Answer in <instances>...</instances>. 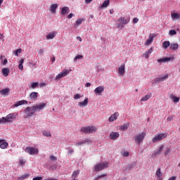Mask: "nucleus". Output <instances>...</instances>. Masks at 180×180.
<instances>
[{"label":"nucleus","instance_id":"obj_13","mask_svg":"<svg viewBox=\"0 0 180 180\" xmlns=\"http://www.w3.org/2000/svg\"><path fill=\"white\" fill-rule=\"evenodd\" d=\"M105 91V86H99L94 89L96 95H101Z\"/></svg>","mask_w":180,"mask_h":180},{"label":"nucleus","instance_id":"obj_56","mask_svg":"<svg viewBox=\"0 0 180 180\" xmlns=\"http://www.w3.org/2000/svg\"><path fill=\"white\" fill-rule=\"evenodd\" d=\"M172 120H174V116L168 117L167 119V122H172Z\"/></svg>","mask_w":180,"mask_h":180},{"label":"nucleus","instance_id":"obj_43","mask_svg":"<svg viewBox=\"0 0 180 180\" xmlns=\"http://www.w3.org/2000/svg\"><path fill=\"white\" fill-rule=\"evenodd\" d=\"M79 170H76L73 172L72 177L77 178V176L79 175Z\"/></svg>","mask_w":180,"mask_h":180},{"label":"nucleus","instance_id":"obj_15","mask_svg":"<svg viewBox=\"0 0 180 180\" xmlns=\"http://www.w3.org/2000/svg\"><path fill=\"white\" fill-rule=\"evenodd\" d=\"M58 8V4H52L50 6V12H51V13H53V15H56V11H57V8Z\"/></svg>","mask_w":180,"mask_h":180},{"label":"nucleus","instance_id":"obj_29","mask_svg":"<svg viewBox=\"0 0 180 180\" xmlns=\"http://www.w3.org/2000/svg\"><path fill=\"white\" fill-rule=\"evenodd\" d=\"M169 46H171V43L169 42V41H165L162 43V47L165 50H167V48L169 47Z\"/></svg>","mask_w":180,"mask_h":180},{"label":"nucleus","instance_id":"obj_27","mask_svg":"<svg viewBox=\"0 0 180 180\" xmlns=\"http://www.w3.org/2000/svg\"><path fill=\"white\" fill-rule=\"evenodd\" d=\"M156 176L158 179H161V176H162V172H161V168H158L156 171Z\"/></svg>","mask_w":180,"mask_h":180},{"label":"nucleus","instance_id":"obj_46","mask_svg":"<svg viewBox=\"0 0 180 180\" xmlns=\"http://www.w3.org/2000/svg\"><path fill=\"white\" fill-rule=\"evenodd\" d=\"M75 146H82V144H84V139L78 141L77 142H75Z\"/></svg>","mask_w":180,"mask_h":180},{"label":"nucleus","instance_id":"obj_47","mask_svg":"<svg viewBox=\"0 0 180 180\" xmlns=\"http://www.w3.org/2000/svg\"><path fill=\"white\" fill-rule=\"evenodd\" d=\"M39 86V82H34L31 84V87L34 89Z\"/></svg>","mask_w":180,"mask_h":180},{"label":"nucleus","instance_id":"obj_34","mask_svg":"<svg viewBox=\"0 0 180 180\" xmlns=\"http://www.w3.org/2000/svg\"><path fill=\"white\" fill-rule=\"evenodd\" d=\"M178 47H179V45H178V44H172L170 45L171 50H178Z\"/></svg>","mask_w":180,"mask_h":180},{"label":"nucleus","instance_id":"obj_51","mask_svg":"<svg viewBox=\"0 0 180 180\" xmlns=\"http://www.w3.org/2000/svg\"><path fill=\"white\" fill-rule=\"evenodd\" d=\"M68 155H71V154H74V149L68 148Z\"/></svg>","mask_w":180,"mask_h":180},{"label":"nucleus","instance_id":"obj_37","mask_svg":"<svg viewBox=\"0 0 180 180\" xmlns=\"http://www.w3.org/2000/svg\"><path fill=\"white\" fill-rule=\"evenodd\" d=\"M128 127H130V124H129V123L124 124L122 126H121L120 129H121V130L126 131V129H127Z\"/></svg>","mask_w":180,"mask_h":180},{"label":"nucleus","instance_id":"obj_7","mask_svg":"<svg viewBox=\"0 0 180 180\" xmlns=\"http://www.w3.org/2000/svg\"><path fill=\"white\" fill-rule=\"evenodd\" d=\"M146 133H141L139 134L138 136H135V141L136 144H141L143 140H144V138L146 137Z\"/></svg>","mask_w":180,"mask_h":180},{"label":"nucleus","instance_id":"obj_21","mask_svg":"<svg viewBox=\"0 0 180 180\" xmlns=\"http://www.w3.org/2000/svg\"><path fill=\"white\" fill-rule=\"evenodd\" d=\"M119 132H112L110 134V137L111 139V140H116L117 138H119Z\"/></svg>","mask_w":180,"mask_h":180},{"label":"nucleus","instance_id":"obj_18","mask_svg":"<svg viewBox=\"0 0 180 180\" xmlns=\"http://www.w3.org/2000/svg\"><path fill=\"white\" fill-rule=\"evenodd\" d=\"M119 117V112H115L113 115H112L108 120L109 122H115V120H116V119H117V117Z\"/></svg>","mask_w":180,"mask_h":180},{"label":"nucleus","instance_id":"obj_44","mask_svg":"<svg viewBox=\"0 0 180 180\" xmlns=\"http://www.w3.org/2000/svg\"><path fill=\"white\" fill-rule=\"evenodd\" d=\"M43 134L45 136V137H51V134H50V131H44Z\"/></svg>","mask_w":180,"mask_h":180},{"label":"nucleus","instance_id":"obj_36","mask_svg":"<svg viewBox=\"0 0 180 180\" xmlns=\"http://www.w3.org/2000/svg\"><path fill=\"white\" fill-rule=\"evenodd\" d=\"M82 22H84V19H81V18L77 19L76 20L75 26H79L80 25H82Z\"/></svg>","mask_w":180,"mask_h":180},{"label":"nucleus","instance_id":"obj_19","mask_svg":"<svg viewBox=\"0 0 180 180\" xmlns=\"http://www.w3.org/2000/svg\"><path fill=\"white\" fill-rule=\"evenodd\" d=\"M124 72H126V71L124 70V64H123L118 68V74L119 75H124Z\"/></svg>","mask_w":180,"mask_h":180},{"label":"nucleus","instance_id":"obj_58","mask_svg":"<svg viewBox=\"0 0 180 180\" xmlns=\"http://www.w3.org/2000/svg\"><path fill=\"white\" fill-rule=\"evenodd\" d=\"M3 65H6L8 64V59L5 58L4 60H2Z\"/></svg>","mask_w":180,"mask_h":180},{"label":"nucleus","instance_id":"obj_26","mask_svg":"<svg viewBox=\"0 0 180 180\" xmlns=\"http://www.w3.org/2000/svg\"><path fill=\"white\" fill-rule=\"evenodd\" d=\"M134 165H136L134 163L129 164L126 166L124 171H131L132 168H134Z\"/></svg>","mask_w":180,"mask_h":180},{"label":"nucleus","instance_id":"obj_23","mask_svg":"<svg viewBox=\"0 0 180 180\" xmlns=\"http://www.w3.org/2000/svg\"><path fill=\"white\" fill-rule=\"evenodd\" d=\"M39 96V93L37 92H32L30 94V98L32 99V101H34L37 99V97Z\"/></svg>","mask_w":180,"mask_h":180},{"label":"nucleus","instance_id":"obj_6","mask_svg":"<svg viewBox=\"0 0 180 180\" xmlns=\"http://www.w3.org/2000/svg\"><path fill=\"white\" fill-rule=\"evenodd\" d=\"M47 106V104L46 103H39L36 104L35 105H33L32 108H34V110L35 112H40L44 109Z\"/></svg>","mask_w":180,"mask_h":180},{"label":"nucleus","instance_id":"obj_30","mask_svg":"<svg viewBox=\"0 0 180 180\" xmlns=\"http://www.w3.org/2000/svg\"><path fill=\"white\" fill-rule=\"evenodd\" d=\"M151 98V94H147L141 99V102H146Z\"/></svg>","mask_w":180,"mask_h":180},{"label":"nucleus","instance_id":"obj_31","mask_svg":"<svg viewBox=\"0 0 180 180\" xmlns=\"http://www.w3.org/2000/svg\"><path fill=\"white\" fill-rule=\"evenodd\" d=\"M153 53V47H151L148 51L145 52V54H143V57L145 58H148V56Z\"/></svg>","mask_w":180,"mask_h":180},{"label":"nucleus","instance_id":"obj_5","mask_svg":"<svg viewBox=\"0 0 180 180\" xmlns=\"http://www.w3.org/2000/svg\"><path fill=\"white\" fill-rule=\"evenodd\" d=\"M167 137V134H158L155 135V136L152 139L153 143H157V141H161V140H164Z\"/></svg>","mask_w":180,"mask_h":180},{"label":"nucleus","instance_id":"obj_53","mask_svg":"<svg viewBox=\"0 0 180 180\" xmlns=\"http://www.w3.org/2000/svg\"><path fill=\"white\" fill-rule=\"evenodd\" d=\"M169 153H171V148H167V150L165 152V157H167Z\"/></svg>","mask_w":180,"mask_h":180},{"label":"nucleus","instance_id":"obj_16","mask_svg":"<svg viewBox=\"0 0 180 180\" xmlns=\"http://www.w3.org/2000/svg\"><path fill=\"white\" fill-rule=\"evenodd\" d=\"M154 40V36L153 34H149V38L145 42V46H150Z\"/></svg>","mask_w":180,"mask_h":180},{"label":"nucleus","instance_id":"obj_57","mask_svg":"<svg viewBox=\"0 0 180 180\" xmlns=\"http://www.w3.org/2000/svg\"><path fill=\"white\" fill-rule=\"evenodd\" d=\"M19 162H20V165H25V162L23 159H20Z\"/></svg>","mask_w":180,"mask_h":180},{"label":"nucleus","instance_id":"obj_25","mask_svg":"<svg viewBox=\"0 0 180 180\" xmlns=\"http://www.w3.org/2000/svg\"><path fill=\"white\" fill-rule=\"evenodd\" d=\"M172 20H178L180 19V15L177 13H172Z\"/></svg>","mask_w":180,"mask_h":180},{"label":"nucleus","instance_id":"obj_64","mask_svg":"<svg viewBox=\"0 0 180 180\" xmlns=\"http://www.w3.org/2000/svg\"><path fill=\"white\" fill-rule=\"evenodd\" d=\"M91 2H92V0H85V4H91Z\"/></svg>","mask_w":180,"mask_h":180},{"label":"nucleus","instance_id":"obj_38","mask_svg":"<svg viewBox=\"0 0 180 180\" xmlns=\"http://www.w3.org/2000/svg\"><path fill=\"white\" fill-rule=\"evenodd\" d=\"M109 0H106L105 1L103 4L101 6V8H108V6H109Z\"/></svg>","mask_w":180,"mask_h":180},{"label":"nucleus","instance_id":"obj_14","mask_svg":"<svg viewBox=\"0 0 180 180\" xmlns=\"http://www.w3.org/2000/svg\"><path fill=\"white\" fill-rule=\"evenodd\" d=\"M118 22H120V23H121L122 25H127V23L130 22V19L126 18L124 17H120L118 19Z\"/></svg>","mask_w":180,"mask_h":180},{"label":"nucleus","instance_id":"obj_40","mask_svg":"<svg viewBox=\"0 0 180 180\" xmlns=\"http://www.w3.org/2000/svg\"><path fill=\"white\" fill-rule=\"evenodd\" d=\"M7 147H8V143L7 142L1 143L0 144V148H2L3 150L6 148Z\"/></svg>","mask_w":180,"mask_h":180},{"label":"nucleus","instance_id":"obj_54","mask_svg":"<svg viewBox=\"0 0 180 180\" xmlns=\"http://www.w3.org/2000/svg\"><path fill=\"white\" fill-rule=\"evenodd\" d=\"M50 160H51V161H57V158L55 157L54 155H51V156H50Z\"/></svg>","mask_w":180,"mask_h":180},{"label":"nucleus","instance_id":"obj_12","mask_svg":"<svg viewBox=\"0 0 180 180\" xmlns=\"http://www.w3.org/2000/svg\"><path fill=\"white\" fill-rule=\"evenodd\" d=\"M162 150H164V145L158 147L155 153L152 155V157H158V155L161 154V151H162Z\"/></svg>","mask_w":180,"mask_h":180},{"label":"nucleus","instance_id":"obj_11","mask_svg":"<svg viewBox=\"0 0 180 180\" xmlns=\"http://www.w3.org/2000/svg\"><path fill=\"white\" fill-rule=\"evenodd\" d=\"M68 74H70V71L65 70L56 76V79H60L61 78H63V77H67Z\"/></svg>","mask_w":180,"mask_h":180},{"label":"nucleus","instance_id":"obj_24","mask_svg":"<svg viewBox=\"0 0 180 180\" xmlns=\"http://www.w3.org/2000/svg\"><path fill=\"white\" fill-rule=\"evenodd\" d=\"M56 34H57L56 32L49 33L48 35H46L47 40H51V39H54Z\"/></svg>","mask_w":180,"mask_h":180},{"label":"nucleus","instance_id":"obj_28","mask_svg":"<svg viewBox=\"0 0 180 180\" xmlns=\"http://www.w3.org/2000/svg\"><path fill=\"white\" fill-rule=\"evenodd\" d=\"M18 68L21 71H23V63H25V59L22 58L19 62Z\"/></svg>","mask_w":180,"mask_h":180},{"label":"nucleus","instance_id":"obj_63","mask_svg":"<svg viewBox=\"0 0 180 180\" xmlns=\"http://www.w3.org/2000/svg\"><path fill=\"white\" fill-rule=\"evenodd\" d=\"M103 176H105V175H100L98 177H96L94 180H98L100 178H102Z\"/></svg>","mask_w":180,"mask_h":180},{"label":"nucleus","instance_id":"obj_3","mask_svg":"<svg viewBox=\"0 0 180 180\" xmlns=\"http://www.w3.org/2000/svg\"><path fill=\"white\" fill-rule=\"evenodd\" d=\"M25 153H27L30 155H37L39 154V149L34 147H26Z\"/></svg>","mask_w":180,"mask_h":180},{"label":"nucleus","instance_id":"obj_35","mask_svg":"<svg viewBox=\"0 0 180 180\" xmlns=\"http://www.w3.org/2000/svg\"><path fill=\"white\" fill-rule=\"evenodd\" d=\"M171 98L173 102H174V103H178V102H179V97H176L174 95H171Z\"/></svg>","mask_w":180,"mask_h":180},{"label":"nucleus","instance_id":"obj_9","mask_svg":"<svg viewBox=\"0 0 180 180\" xmlns=\"http://www.w3.org/2000/svg\"><path fill=\"white\" fill-rule=\"evenodd\" d=\"M16 119V114L15 113H10L6 117V122L9 123L10 122H13Z\"/></svg>","mask_w":180,"mask_h":180},{"label":"nucleus","instance_id":"obj_20","mask_svg":"<svg viewBox=\"0 0 180 180\" xmlns=\"http://www.w3.org/2000/svg\"><path fill=\"white\" fill-rule=\"evenodd\" d=\"M70 12V8L69 7H63L61 8V15H68V13Z\"/></svg>","mask_w":180,"mask_h":180},{"label":"nucleus","instance_id":"obj_60","mask_svg":"<svg viewBox=\"0 0 180 180\" xmlns=\"http://www.w3.org/2000/svg\"><path fill=\"white\" fill-rule=\"evenodd\" d=\"M43 179V177L41 176H37L32 179V180H41Z\"/></svg>","mask_w":180,"mask_h":180},{"label":"nucleus","instance_id":"obj_42","mask_svg":"<svg viewBox=\"0 0 180 180\" xmlns=\"http://www.w3.org/2000/svg\"><path fill=\"white\" fill-rule=\"evenodd\" d=\"M28 176H29V174H23L22 176L18 177V179L19 180H24V179H26V178H27Z\"/></svg>","mask_w":180,"mask_h":180},{"label":"nucleus","instance_id":"obj_8","mask_svg":"<svg viewBox=\"0 0 180 180\" xmlns=\"http://www.w3.org/2000/svg\"><path fill=\"white\" fill-rule=\"evenodd\" d=\"M166 79H168V74L160 75L159 77L156 78L155 82H164Z\"/></svg>","mask_w":180,"mask_h":180},{"label":"nucleus","instance_id":"obj_59","mask_svg":"<svg viewBox=\"0 0 180 180\" xmlns=\"http://www.w3.org/2000/svg\"><path fill=\"white\" fill-rule=\"evenodd\" d=\"M75 16L74 13H71L68 15V19H72Z\"/></svg>","mask_w":180,"mask_h":180},{"label":"nucleus","instance_id":"obj_45","mask_svg":"<svg viewBox=\"0 0 180 180\" xmlns=\"http://www.w3.org/2000/svg\"><path fill=\"white\" fill-rule=\"evenodd\" d=\"M5 123H7L6 118L5 117L0 118V124H4Z\"/></svg>","mask_w":180,"mask_h":180},{"label":"nucleus","instance_id":"obj_2","mask_svg":"<svg viewBox=\"0 0 180 180\" xmlns=\"http://www.w3.org/2000/svg\"><path fill=\"white\" fill-rule=\"evenodd\" d=\"M24 113L25 114V118L32 117V116L36 113V110L33 106L27 107L24 110Z\"/></svg>","mask_w":180,"mask_h":180},{"label":"nucleus","instance_id":"obj_39","mask_svg":"<svg viewBox=\"0 0 180 180\" xmlns=\"http://www.w3.org/2000/svg\"><path fill=\"white\" fill-rule=\"evenodd\" d=\"M83 141H84V144H89V143H92V139H88V138H84L83 139Z\"/></svg>","mask_w":180,"mask_h":180},{"label":"nucleus","instance_id":"obj_41","mask_svg":"<svg viewBox=\"0 0 180 180\" xmlns=\"http://www.w3.org/2000/svg\"><path fill=\"white\" fill-rule=\"evenodd\" d=\"M20 53H22V49H19L14 51V54H15V56H16V57H18V56H19V54H20Z\"/></svg>","mask_w":180,"mask_h":180},{"label":"nucleus","instance_id":"obj_4","mask_svg":"<svg viewBox=\"0 0 180 180\" xmlns=\"http://www.w3.org/2000/svg\"><path fill=\"white\" fill-rule=\"evenodd\" d=\"M108 165H109L108 162L97 164L94 167V171L96 172H98V171H102V169H105V168H108Z\"/></svg>","mask_w":180,"mask_h":180},{"label":"nucleus","instance_id":"obj_55","mask_svg":"<svg viewBox=\"0 0 180 180\" xmlns=\"http://www.w3.org/2000/svg\"><path fill=\"white\" fill-rule=\"evenodd\" d=\"M81 98V95L77 94L74 95V99H79Z\"/></svg>","mask_w":180,"mask_h":180},{"label":"nucleus","instance_id":"obj_22","mask_svg":"<svg viewBox=\"0 0 180 180\" xmlns=\"http://www.w3.org/2000/svg\"><path fill=\"white\" fill-rule=\"evenodd\" d=\"M25 103L26 105H27V101H25V100H22V101H18L15 105V108H18L19 106H21V105H25Z\"/></svg>","mask_w":180,"mask_h":180},{"label":"nucleus","instance_id":"obj_33","mask_svg":"<svg viewBox=\"0 0 180 180\" xmlns=\"http://www.w3.org/2000/svg\"><path fill=\"white\" fill-rule=\"evenodd\" d=\"M2 72L4 77H8L9 75V69L4 68L2 69Z\"/></svg>","mask_w":180,"mask_h":180},{"label":"nucleus","instance_id":"obj_61","mask_svg":"<svg viewBox=\"0 0 180 180\" xmlns=\"http://www.w3.org/2000/svg\"><path fill=\"white\" fill-rule=\"evenodd\" d=\"M138 22H139V18H133V23H137Z\"/></svg>","mask_w":180,"mask_h":180},{"label":"nucleus","instance_id":"obj_17","mask_svg":"<svg viewBox=\"0 0 180 180\" xmlns=\"http://www.w3.org/2000/svg\"><path fill=\"white\" fill-rule=\"evenodd\" d=\"M78 105L80 108H85L86 106H88V98H86L84 101L79 102Z\"/></svg>","mask_w":180,"mask_h":180},{"label":"nucleus","instance_id":"obj_48","mask_svg":"<svg viewBox=\"0 0 180 180\" xmlns=\"http://www.w3.org/2000/svg\"><path fill=\"white\" fill-rule=\"evenodd\" d=\"M169 34L170 36H174V35L176 34V31H175V30H170L169 32Z\"/></svg>","mask_w":180,"mask_h":180},{"label":"nucleus","instance_id":"obj_52","mask_svg":"<svg viewBox=\"0 0 180 180\" xmlns=\"http://www.w3.org/2000/svg\"><path fill=\"white\" fill-rule=\"evenodd\" d=\"M122 157H129V155H130V153H129V152H122Z\"/></svg>","mask_w":180,"mask_h":180},{"label":"nucleus","instance_id":"obj_32","mask_svg":"<svg viewBox=\"0 0 180 180\" xmlns=\"http://www.w3.org/2000/svg\"><path fill=\"white\" fill-rule=\"evenodd\" d=\"M0 94L1 95H7V94H9V88H6L1 90Z\"/></svg>","mask_w":180,"mask_h":180},{"label":"nucleus","instance_id":"obj_10","mask_svg":"<svg viewBox=\"0 0 180 180\" xmlns=\"http://www.w3.org/2000/svg\"><path fill=\"white\" fill-rule=\"evenodd\" d=\"M175 58L172 57H165L160 59H158V63H169V61H174Z\"/></svg>","mask_w":180,"mask_h":180},{"label":"nucleus","instance_id":"obj_1","mask_svg":"<svg viewBox=\"0 0 180 180\" xmlns=\"http://www.w3.org/2000/svg\"><path fill=\"white\" fill-rule=\"evenodd\" d=\"M81 131L82 133H87L89 134H94L96 133V127H95L94 126L83 127L81 129Z\"/></svg>","mask_w":180,"mask_h":180},{"label":"nucleus","instance_id":"obj_49","mask_svg":"<svg viewBox=\"0 0 180 180\" xmlns=\"http://www.w3.org/2000/svg\"><path fill=\"white\" fill-rule=\"evenodd\" d=\"M38 54H39V56H44V49H39L38 51Z\"/></svg>","mask_w":180,"mask_h":180},{"label":"nucleus","instance_id":"obj_62","mask_svg":"<svg viewBox=\"0 0 180 180\" xmlns=\"http://www.w3.org/2000/svg\"><path fill=\"white\" fill-rule=\"evenodd\" d=\"M117 27H124L123 24L117 23Z\"/></svg>","mask_w":180,"mask_h":180},{"label":"nucleus","instance_id":"obj_50","mask_svg":"<svg viewBox=\"0 0 180 180\" xmlns=\"http://www.w3.org/2000/svg\"><path fill=\"white\" fill-rule=\"evenodd\" d=\"M80 58H82V55H77L74 59L75 63H77V60H79Z\"/></svg>","mask_w":180,"mask_h":180}]
</instances>
